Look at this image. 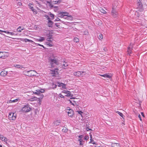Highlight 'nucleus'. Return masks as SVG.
<instances>
[{
  "instance_id": "49",
  "label": "nucleus",
  "mask_w": 147,
  "mask_h": 147,
  "mask_svg": "<svg viewBox=\"0 0 147 147\" xmlns=\"http://www.w3.org/2000/svg\"><path fill=\"white\" fill-rule=\"evenodd\" d=\"M70 102L73 105H75V104H73L74 102H73L72 100H69Z\"/></svg>"
},
{
  "instance_id": "8",
  "label": "nucleus",
  "mask_w": 147,
  "mask_h": 147,
  "mask_svg": "<svg viewBox=\"0 0 147 147\" xmlns=\"http://www.w3.org/2000/svg\"><path fill=\"white\" fill-rule=\"evenodd\" d=\"M14 113H9L8 115L9 119L10 120H14L16 118V115H14Z\"/></svg>"
},
{
  "instance_id": "58",
  "label": "nucleus",
  "mask_w": 147,
  "mask_h": 147,
  "mask_svg": "<svg viewBox=\"0 0 147 147\" xmlns=\"http://www.w3.org/2000/svg\"><path fill=\"white\" fill-rule=\"evenodd\" d=\"M9 32L7 31H3V32L7 33L8 34H9Z\"/></svg>"
},
{
  "instance_id": "57",
  "label": "nucleus",
  "mask_w": 147,
  "mask_h": 147,
  "mask_svg": "<svg viewBox=\"0 0 147 147\" xmlns=\"http://www.w3.org/2000/svg\"><path fill=\"white\" fill-rule=\"evenodd\" d=\"M49 38L50 39H52V40H53V37H52V36L51 35V36H50L48 38Z\"/></svg>"
},
{
  "instance_id": "36",
  "label": "nucleus",
  "mask_w": 147,
  "mask_h": 147,
  "mask_svg": "<svg viewBox=\"0 0 147 147\" xmlns=\"http://www.w3.org/2000/svg\"><path fill=\"white\" fill-rule=\"evenodd\" d=\"M88 34V32L87 30H85L84 32V35H87Z\"/></svg>"
},
{
  "instance_id": "6",
  "label": "nucleus",
  "mask_w": 147,
  "mask_h": 147,
  "mask_svg": "<svg viewBox=\"0 0 147 147\" xmlns=\"http://www.w3.org/2000/svg\"><path fill=\"white\" fill-rule=\"evenodd\" d=\"M31 109L29 105H27L24 106L22 109V111L25 112H28Z\"/></svg>"
},
{
  "instance_id": "15",
  "label": "nucleus",
  "mask_w": 147,
  "mask_h": 147,
  "mask_svg": "<svg viewBox=\"0 0 147 147\" xmlns=\"http://www.w3.org/2000/svg\"><path fill=\"white\" fill-rule=\"evenodd\" d=\"M0 139L1 140L5 142L7 141V138L6 137H4L3 135H0Z\"/></svg>"
},
{
  "instance_id": "61",
  "label": "nucleus",
  "mask_w": 147,
  "mask_h": 147,
  "mask_svg": "<svg viewBox=\"0 0 147 147\" xmlns=\"http://www.w3.org/2000/svg\"><path fill=\"white\" fill-rule=\"evenodd\" d=\"M141 115L143 117H144V113H143V112H142L141 113Z\"/></svg>"
},
{
  "instance_id": "11",
  "label": "nucleus",
  "mask_w": 147,
  "mask_h": 147,
  "mask_svg": "<svg viewBox=\"0 0 147 147\" xmlns=\"http://www.w3.org/2000/svg\"><path fill=\"white\" fill-rule=\"evenodd\" d=\"M66 112L68 113V116L70 117H72L74 113V112L73 110L70 109H67L66 110Z\"/></svg>"
},
{
  "instance_id": "38",
  "label": "nucleus",
  "mask_w": 147,
  "mask_h": 147,
  "mask_svg": "<svg viewBox=\"0 0 147 147\" xmlns=\"http://www.w3.org/2000/svg\"><path fill=\"white\" fill-rule=\"evenodd\" d=\"M89 138V137L88 136H86L84 138V139L85 140H87Z\"/></svg>"
},
{
  "instance_id": "45",
  "label": "nucleus",
  "mask_w": 147,
  "mask_h": 147,
  "mask_svg": "<svg viewBox=\"0 0 147 147\" xmlns=\"http://www.w3.org/2000/svg\"><path fill=\"white\" fill-rule=\"evenodd\" d=\"M47 45L50 47H51L52 46V45L50 42H47Z\"/></svg>"
},
{
  "instance_id": "5",
  "label": "nucleus",
  "mask_w": 147,
  "mask_h": 147,
  "mask_svg": "<svg viewBox=\"0 0 147 147\" xmlns=\"http://www.w3.org/2000/svg\"><path fill=\"white\" fill-rule=\"evenodd\" d=\"M26 75L28 76H32L35 75V73H36L35 70H30L29 71H25Z\"/></svg>"
},
{
  "instance_id": "55",
  "label": "nucleus",
  "mask_w": 147,
  "mask_h": 147,
  "mask_svg": "<svg viewBox=\"0 0 147 147\" xmlns=\"http://www.w3.org/2000/svg\"><path fill=\"white\" fill-rule=\"evenodd\" d=\"M61 13L62 14H63V15H65V14L67 13L66 12H61Z\"/></svg>"
},
{
  "instance_id": "35",
  "label": "nucleus",
  "mask_w": 147,
  "mask_h": 147,
  "mask_svg": "<svg viewBox=\"0 0 147 147\" xmlns=\"http://www.w3.org/2000/svg\"><path fill=\"white\" fill-rule=\"evenodd\" d=\"M68 65V64L67 63H65V61L63 63V66L64 67H66Z\"/></svg>"
},
{
  "instance_id": "29",
  "label": "nucleus",
  "mask_w": 147,
  "mask_h": 147,
  "mask_svg": "<svg viewBox=\"0 0 147 147\" xmlns=\"http://www.w3.org/2000/svg\"><path fill=\"white\" fill-rule=\"evenodd\" d=\"M67 15H63V14H62L60 13H59V17L61 18H62L64 17V16H67Z\"/></svg>"
},
{
  "instance_id": "12",
  "label": "nucleus",
  "mask_w": 147,
  "mask_h": 147,
  "mask_svg": "<svg viewBox=\"0 0 147 147\" xmlns=\"http://www.w3.org/2000/svg\"><path fill=\"white\" fill-rule=\"evenodd\" d=\"M36 91L37 92L36 95H40V97L38 98V101L40 102L41 101V100L43 98L44 96L42 94L40 93V92L39 90H36Z\"/></svg>"
},
{
  "instance_id": "1",
  "label": "nucleus",
  "mask_w": 147,
  "mask_h": 147,
  "mask_svg": "<svg viewBox=\"0 0 147 147\" xmlns=\"http://www.w3.org/2000/svg\"><path fill=\"white\" fill-rule=\"evenodd\" d=\"M49 60L50 61V64L52 67H54L56 65H58L59 63L58 60L55 58H50Z\"/></svg>"
},
{
  "instance_id": "37",
  "label": "nucleus",
  "mask_w": 147,
  "mask_h": 147,
  "mask_svg": "<svg viewBox=\"0 0 147 147\" xmlns=\"http://www.w3.org/2000/svg\"><path fill=\"white\" fill-rule=\"evenodd\" d=\"M100 11L102 13H106V11L103 9H101Z\"/></svg>"
},
{
  "instance_id": "42",
  "label": "nucleus",
  "mask_w": 147,
  "mask_h": 147,
  "mask_svg": "<svg viewBox=\"0 0 147 147\" xmlns=\"http://www.w3.org/2000/svg\"><path fill=\"white\" fill-rule=\"evenodd\" d=\"M55 24L56 25V26L58 28H60V26L58 24V23H55Z\"/></svg>"
},
{
  "instance_id": "27",
  "label": "nucleus",
  "mask_w": 147,
  "mask_h": 147,
  "mask_svg": "<svg viewBox=\"0 0 147 147\" xmlns=\"http://www.w3.org/2000/svg\"><path fill=\"white\" fill-rule=\"evenodd\" d=\"M45 38L44 37H40L39 39H38L37 40L40 42H42L43 41L45 40Z\"/></svg>"
},
{
  "instance_id": "41",
  "label": "nucleus",
  "mask_w": 147,
  "mask_h": 147,
  "mask_svg": "<svg viewBox=\"0 0 147 147\" xmlns=\"http://www.w3.org/2000/svg\"><path fill=\"white\" fill-rule=\"evenodd\" d=\"M90 143H92L93 144H95V142H93L94 141L92 139V138H90Z\"/></svg>"
},
{
  "instance_id": "32",
  "label": "nucleus",
  "mask_w": 147,
  "mask_h": 147,
  "mask_svg": "<svg viewBox=\"0 0 147 147\" xmlns=\"http://www.w3.org/2000/svg\"><path fill=\"white\" fill-rule=\"evenodd\" d=\"M68 131V129L66 128L65 127L62 130V131L63 132L66 133Z\"/></svg>"
},
{
  "instance_id": "33",
  "label": "nucleus",
  "mask_w": 147,
  "mask_h": 147,
  "mask_svg": "<svg viewBox=\"0 0 147 147\" xmlns=\"http://www.w3.org/2000/svg\"><path fill=\"white\" fill-rule=\"evenodd\" d=\"M18 101V99H15L13 100H10L9 101V102H11V103L15 102H17Z\"/></svg>"
},
{
  "instance_id": "28",
  "label": "nucleus",
  "mask_w": 147,
  "mask_h": 147,
  "mask_svg": "<svg viewBox=\"0 0 147 147\" xmlns=\"http://www.w3.org/2000/svg\"><path fill=\"white\" fill-rule=\"evenodd\" d=\"M21 27L19 26L17 29V31L18 32H21L22 30H23L24 29L22 28L21 29Z\"/></svg>"
},
{
  "instance_id": "53",
  "label": "nucleus",
  "mask_w": 147,
  "mask_h": 147,
  "mask_svg": "<svg viewBox=\"0 0 147 147\" xmlns=\"http://www.w3.org/2000/svg\"><path fill=\"white\" fill-rule=\"evenodd\" d=\"M52 2H55V4H59L60 3H57V1H53Z\"/></svg>"
},
{
  "instance_id": "10",
  "label": "nucleus",
  "mask_w": 147,
  "mask_h": 147,
  "mask_svg": "<svg viewBox=\"0 0 147 147\" xmlns=\"http://www.w3.org/2000/svg\"><path fill=\"white\" fill-rule=\"evenodd\" d=\"M131 45V44L130 45V46L128 47L127 48V54L129 55H130V54L132 53L133 47V46L134 45L133 44L132 45Z\"/></svg>"
},
{
  "instance_id": "50",
  "label": "nucleus",
  "mask_w": 147,
  "mask_h": 147,
  "mask_svg": "<svg viewBox=\"0 0 147 147\" xmlns=\"http://www.w3.org/2000/svg\"><path fill=\"white\" fill-rule=\"evenodd\" d=\"M55 21H61V20L59 18H57V19L55 20Z\"/></svg>"
},
{
  "instance_id": "24",
  "label": "nucleus",
  "mask_w": 147,
  "mask_h": 147,
  "mask_svg": "<svg viewBox=\"0 0 147 147\" xmlns=\"http://www.w3.org/2000/svg\"><path fill=\"white\" fill-rule=\"evenodd\" d=\"M32 4H30V3L29 4V6L30 7V8L31 9L32 11H33V12H36V10L34 9L33 7L32 6Z\"/></svg>"
},
{
  "instance_id": "16",
  "label": "nucleus",
  "mask_w": 147,
  "mask_h": 147,
  "mask_svg": "<svg viewBox=\"0 0 147 147\" xmlns=\"http://www.w3.org/2000/svg\"><path fill=\"white\" fill-rule=\"evenodd\" d=\"M57 85L59 87L62 86V87L64 88H66L65 85L62 83H60V82L58 83Z\"/></svg>"
},
{
  "instance_id": "46",
  "label": "nucleus",
  "mask_w": 147,
  "mask_h": 147,
  "mask_svg": "<svg viewBox=\"0 0 147 147\" xmlns=\"http://www.w3.org/2000/svg\"><path fill=\"white\" fill-rule=\"evenodd\" d=\"M17 4L18 5H19V6L21 5H22V3L20 2H18V3H17Z\"/></svg>"
},
{
  "instance_id": "59",
  "label": "nucleus",
  "mask_w": 147,
  "mask_h": 147,
  "mask_svg": "<svg viewBox=\"0 0 147 147\" xmlns=\"http://www.w3.org/2000/svg\"><path fill=\"white\" fill-rule=\"evenodd\" d=\"M47 41H49V42H51L52 41L51 40H50V39L49 38H47Z\"/></svg>"
},
{
  "instance_id": "54",
  "label": "nucleus",
  "mask_w": 147,
  "mask_h": 147,
  "mask_svg": "<svg viewBox=\"0 0 147 147\" xmlns=\"http://www.w3.org/2000/svg\"><path fill=\"white\" fill-rule=\"evenodd\" d=\"M9 34H10L11 35H13L14 34V33H13V32H9Z\"/></svg>"
},
{
  "instance_id": "44",
  "label": "nucleus",
  "mask_w": 147,
  "mask_h": 147,
  "mask_svg": "<svg viewBox=\"0 0 147 147\" xmlns=\"http://www.w3.org/2000/svg\"><path fill=\"white\" fill-rule=\"evenodd\" d=\"M77 112H78V113L80 114V115H81V116H82V113H83L82 112V111H77Z\"/></svg>"
},
{
  "instance_id": "7",
  "label": "nucleus",
  "mask_w": 147,
  "mask_h": 147,
  "mask_svg": "<svg viewBox=\"0 0 147 147\" xmlns=\"http://www.w3.org/2000/svg\"><path fill=\"white\" fill-rule=\"evenodd\" d=\"M58 69H55L54 70H50V73L53 75L52 76H56L58 74Z\"/></svg>"
},
{
  "instance_id": "34",
  "label": "nucleus",
  "mask_w": 147,
  "mask_h": 147,
  "mask_svg": "<svg viewBox=\"0 0 147 147\" xmlns=\"http://www.w3.org/2000/svg\"><path fill=\"white\" fill-rule=\"evenodd\" d=\"M24 41L25 42H33V41L32 40H29L27 38L24 39Z\"/></svg>"
},
{
  "instance_id": "17",
  "label": "nucleus",
  "mask_w": 147,
  "mask_h": 147,
  "mask_svg": "<svg viewBox=\"0 0 147 147\" xmlns=\"http://www.w3.org/2000/svg\"><path fill=\"white\" fill-rule=\"evenodd\" d=\"M111 146L112 147H121L119 144L114 143L111 144Z\"/></svg>"
},
{
  "instance_id": "39",
  "label": "nucleus",
  "mask_w": 147,
  "mask_h": 147,
  "mask_svg": "<svg viewBox=\"0 0 147 147\" xmlns=\"http://www.w3.org/2000/svg\"><path fill=\"white\" fill-rule=\"evenodd\" d=\"M69 91L64 90L62 91V92L65 94H67V92H69Z\"/></svg>"
},
{
  "instance_id": "63",
  "label": "nucleus",
  "mask_w": 147,
  "mask_h": 147,
  "mask_svg": "<svg viewBox=\"0 0 147 147\" xmlns=\"http://www.w3.org/2000/svg\"><path fill=\"white\" fill-rule=\"evenodd\" d=\"M86 129L87 130V131H88L89 130H91V129H89L88 128H86Z\"/></svg>"
},
{
  "instance_id": "31",
  "label": "nucleus",
  "mask_w": 147,
  "mask_h": 147,
  "mask_svg": "<svg viewBox=\"0 0 147 147\" xmlns=\"http://www.w3.org/2000/svg\"><path fill=\"white\" fill-rule=\"evenodd\" d=\"M79 40V39L78 38H75L74 39V41L76 42H78Z\"/></svg>"
},
{
  "instance_id": "3",
  "label": "nucleus",
  "mask_w": 147,
  "mask_h": 147,
  "mask_svg": "<svg viewBox=\"0 0 147 147\" xmlns=\"http://www.w3.org/2000/svg\"><path fill=\"white\" fill-rule=\"evenodd\" d=\"M137 5V9H138V10L140 12L142 11H143L142 5L140 0H139V1H138Z\"/></svg>"
},
{
  "instance_id": "18",
  "label": "nucleus",
  "mask_w": 147,
  "mask_h": 147,
  "mask_svg": "<svg viewBox=\"0 0 147 147\" xmlns=\"http://www.w3.org/2000/svg\"><path fill=\"white\" fill-rule=\"evenodd\" d=\"M7 74V72L5 71H2L0 73V75L2 76H6Z\"/></svg>"
},
{
  "instance_id": "47",
  "label": "nucleus",
  "mask_w": 147,
  "mask_h": 147,
  "mask_svg": "<svg viewBox=\"0 0 147 147\" xmlns=\"http://www.w3.org/2000/svg\"><path fill=\"white\" fill-rule=\"evenodd\" d=\"M45 17H46L47 18V20H48L49 21V20H50V19H51V18H49V16H48L46 15L45 16Z\"/></svg>"
},
{
  "instance_id": "19",
  "label": "nucleus",
  "mask_w": 147,
  "mask_h": 147,
  "mask_svg": "<svg viewBox=\"0 0 147 147\" xmlns=\"http://www.w3.org/2000/svg\"><path fill=\"white\" fill-rule=\"evenodd\" d=\"M38 98L35 96H33L32 98L28 99V100L31 101H33L35 100H37Z\"/></svg>"
},
{
  "instance_id": "60",
  "label": "nucleus",
  "mask_w": 147,
  "mask_h": 147,
  "mask_svg": "<svg viewBox=\"0 0 147 147\" xmlns=\"http://www.w3.org/2000/svg\"><path fill=\"white\" fill-rule=\"evenodd\" d=\"M47 3H49L50 5H51V1H47Z\"/></svg>"
},
{
  "instance_id": "21",
  "label": "nucleus",
  "mask_w": 147,
  "mask_h": 147,
  "mask_svg": "<svg viewBox=\"0 0 147 147\" xmlns=\"http://www.w3.org/2000/svg\"><path fill=\"white\" fill-rule=\"evenodd\" d=\"M78 141L80 142V146H82L84 143L85 142L82 139H79L78 140Z\"/></svg>"
},
{
  "instance_id": "56",
  "label": "nucleus",
  "mask_w": 147,
  "mask_h": 147,
  "mask_svg": "<svg viewBox=\"0 0 147 147\" xmlns=\"http://www.w3.org/2000/svg\"><path fill=\"white\" fill-rule=\"evenodd\" d=\"M53 88H56V87H57V85H56V84H53Z\"/></svg>"
},
{
  "instance_id": "9",
  "label": "nucleus",
  "mask_w": 147,
  "mask_h": 147,
  "mask_svg": "<svg viewBox=\"0 0 147 147\" xmlns=\"http://www.w3.org/2000/svg\"><path fill=\"white\" fill-rule=\"evenodd\" d=\"M111 15L114 18H116L118 16V13L113 8H112V10L111 11Z\"/></svg>"
},
{
  "instance_id": "52",
  "label": "nucleus",
  "mask_w": 147,
  "mask_h": 147,
  "mask_svg": "<svg viewBox=\"0 0 147 147\" xmlns=\"http://www.w3.org/2000/svg\"><path fill=\"white\" fill-rule=\"evenodd\" d=\"M138 117L139 118L140 120V121H142V119L141 117V116L140 114H139L138 115Z\"/></svg>"
},
{
  "instance_id": "64",
  "label": "nucleus",
  "mask_w": 147,
  "mask_h": 147,
  "mask_svg": "<svg viewBox=\"0 0 147 147\" xmlns=\"http://www.w3.org/2000/svg\"><path fill=\"white\" fill-rule=\"evenodd\" d=\"M37 46H41L42 45H41L40 44H37Z\"/></svg>"
},
{
  "instance_id": "20",
  "label": "nucleus",
  "mask_w": 147,
  "mask_h": 147,
  "mask_svg": "<svg viewBox=\"0 0 147 147\" xmlns=\"http://www.w3.org/2000/svg\"><path fill=\"white\" fill-rule=\"evenodd\" d=\"M100 75L105 78H110L111 77V76L107 74L103 75Z\"/></svg>"
},
{
  "instance_id": "4",
  "label": "nucleus",
  "mask_w": 147,
  "mask_h": 147,
  "mask_svg": "<svg viewBox=\"0 0 147 147\" xmlns=\"http://www.w3.org/2000/svg\"><path fill=\"white\" fill-rule=\"evenodd\" d=\"M74 74L76 77H80V76H83L85 75V73L84 71H77L75 72Z\"/></svg>"
},
{
  "instance_id": "23",
  "label": "nucleus",
  "mask_w": 147,
  "mask_h": 147,
  "mask_svg": "<svg viewBox=\"0 0 147 147\" xmlns=\"http://www.w3.org/2000/svg\"><path fill=\"white\" fill-rule=\"evenodd\" d=\"M13 66L15 67L19 68H23V67L22 66V65H14Z\"/></svg>"
},
{
  "instance_id": "2",
  "label": "nucleus",
  "mask_w": 147,
  "mask_h": 147,
  "mask_svg": "<svg viewBox=\"0 0 147 147\" xmlns=\"http://www.w3.org/2000/svg\"><path fill=\"white\" fill-rule=\"evenodd\" d=\"M9 56V53L5 51L0 52V58L2 59H6Z\"/></svg>"
},
{
  "instance_id": "13",
  "label": "nucleus",
  "mask_w": 147,
  "mask_h": 147,
  "mask_svg": "<svg viewBox=\"0 0 147 147\" xmlns=\"http://www.w3.org/2000/svg\"><path fill=\"white\" fill-rule=\"evenodd\" d=\"M72 101L74 102L73 104H75V105H76L78 107V106H79L80 104V100L77 98H76Z\"/></svg>"
},
{
  "instance_id": "26",
  "label": "nucleus",
  "mask_w": 147,
  "mask_h": 147,
  "mask_svg": "<svg viewBox=\"0 0 147 147\" xmlns=\"http://www.w3.org/2000/svg\"><path fill=\"white\" fill-rule=\"evenodd\" d=\"M67 94L65 95V96L67 97H72V96H73V94L71 93V92L69 91V92H67Z\"/></svg>"
},
{
  "instance_id": "48",
  "label": "nucleus",
  "mask_w": 147,
  "mask_h": 147,
  "mask_svg": "<svg viewBox=\"0 0 147 147\" xmlns=\"http://www.w3.org/2000/svg\"><path fill=\"white\" fill-rule=\"evenodd\" d=\"M39 90L40 92L41 93L44 92V90L43 89H40Z\"/></svg>"
},
{
  "instance_id": "51",
  "label": "nucleus",
  "mask_w": 147,
  "mask_h": 147,
  "mask_svg": "<svg viewBox=\"0 0 147 147\" xmlns=\"http://www.w3.org/2000/svg\"><path fill=\"white\" fill-rule=\"evenodd\" d=\"M83 136L82 135H80L79 136V137L80 138V139H82L83 138Z\"/></svg>"
},
{
  "instance_id": "22",
  "label": "nucleus",
  "mask_w": 147,
  "mask_h": 147,
  "mask_svg": "<svg viewBox=\"0 0 147 147\" xmlns=\"http://www.w3.org/2000/svg\"><path fill=\"white\" fill-rule=\"evenodd\" d=\"M53 22L50 20H49V21L48 23V26L49 27H52V24Z\"/></svg>"
},
{
  "instance_id": "14",
  "label": "nucleus",
  "mask_w": 147,
  "mask_h": 147,
  "mask_svg": "<svg viewBox=\"0 0 147 147\" xmlns=\"http://www.w3.org/2000/svg\"><path fill=\"white\" fill-rule=\"evenodd\" d=\"M61 123V121L57 120L53 122V124L55 126H57L59 125Z\"/></svg>"
},
{
  "instance_id": "43",
  "label": "nucleus",
  "mask_w": 147,
  "mask_h": 147,
  "mask_svg": "<svg viewBox=\"0 0 147 147\" xmlns=\"http://www.w3.org/2000/svg\"><path fill=\"white\" fill-rule=\"evenodd\" d=\"M103 37H102V34H100L99 35V39H101Z\"/></svg>"
},
{
  "instance_id": "30",
  "label": "nucleus",
  "mask_w": 147,
  "mask_h": 147,
  "mask_svg": "<svg viewBox=\"0 0 147 147\" xmlns=\"http://www.w3.org/2000/svg\"><path fill=\"white\" fill-rule=\"evenodd\" d=\"M49 15H50L51 19L53 20L54 19V15L53 14H51L50 12L49 13Z\"/></svg>"
},
{
  "instance_id": "62",
  "label": "nucleus",
  "mask_w": 147,
  "mask_h": 147,
  "mask_svg": "<svg viewBox=\"0 0 147 147\" xmlns=\"http://www.w3.org/2000/svg\"><path fill=\"white\" fill-rule=\"evenodd\" d=\"M71 97L70 98V99H75V98L74 97H73V96H72V97Z\"/></svg>"
},
{
  "instance_id": "40",
  "label": "nucleus",
  "mask_w": 147,
  "mask_h": 147,
  "mask_svg": "<svg viewBox=\"0 0 147 147\" xmlns=\"http://www.w3.org/2000/svg\"><path fill=\"white\" fill-rule=\"evenodd\" d=\"M59 96L60 97H61V98H65V96L61 94H59Z\"/></svg>"
},
{
  "instance_id": "25",
  "label": "nucleus",
  "mask_w": 147,
  "mask_h": 147,
  "mask_svg": "<svg viewBox=\"0 0 147 147\" xmlns=\"http://www.w3.org/2000/svg\"><path fill=\"white\" fill-rule=\"evenodd\" d=\"M116 113H117L121 117L123 118V119H124V117H125V116L123 115L122 113L118 111H117Z\"/></svg>"
}]
</instances>
